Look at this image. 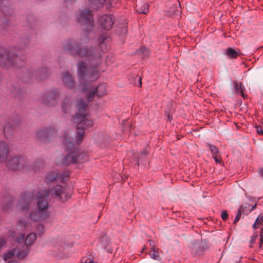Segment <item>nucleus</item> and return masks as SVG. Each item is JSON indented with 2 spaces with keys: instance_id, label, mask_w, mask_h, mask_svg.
I'll return each mask as SVG.
<instances>
[{
  "instance_id": "f257e3e1",
  "label": "nucleus",
  "mask_w": 263,
  "mask_h": 263,
  "mask_svg": "<svg viewBox=\"0 0 263 263\" xmlns=\"http://www.w3.org/2000/svg\"><path fill=\"white\" fill-rule=\"evenodd\" d=\"M108 39L103 34L98 39V46L94 48L91 46H83L81 42L77 40L66 41L63 45L64 50L74 57L85 58L95 66L88 68L86 63L81 62L78 64V75L80 80V87L88 102L93 100L95 96L102 97L107 93L106 84L102 83L97 87L92 86L84 80H96L99 76L97 65L102 56V53L106 52L108 49L107 43Z\"/></svg>"
},
{
  "instance_id": "f03ea898",
  "label": "nucleus",
  "mask_w": 263,
  "mask_h": 263,
  "mask_svg": "<svg viewBox=\"0 0 263 263\" xmlns=\"http://www.w3.org/2000/svg\"><path fill=\"white\" fill-rule=\"evenodd\" d=\"M69 189L57 185L52 189L41 190L35 195L36 206L38 210L47 211L50 206L52 198H54L62 202H64L71 197Z\"/></svg>"
},
{
  "instance_id": "7ed1b4c3",
  "label": "nucleus",
  "mask_w": 263,
  "mask_h": 263,
  "mask_svg": "<svg viewBox=\"0 0 263 263\" xmlns=\"http://www.w3.org/2000/svg\"><path fill=\"white\" fill-rule=\"evenodd\" d=\"M76 107L78 110L73 117V120L75 123L78 124L76 139L77 142L79 143H81L83 139L84 129L92 126L93 121L87 118L88 115L87 103L82 99H79L77 101Z\"/></svg>"
},
{
  "instance_id": "20e7f679",
  "label": "nucleus",
  "mask_w": 263,
  "mask_h": 263,
  "mask_svg": "<svg viewBox=\"0 0 263 263\" xmlns=\"http://www.w3.org/2000/svg\"><path fill=\"white\" fill-rule=\"evenodd\" d=\"M3 162H4L10 170L13 171H27L32 169L35 172H37L43 167V163L41 161H37L34 163L33 165L30 166L27 158L20 156L9 159L7 158Z\"/></svg>"
},
{
  "instance_id": "39448f33",
  "label": "nucleus",
  "mask_w": 263,
  "mask_h": 263,
  "mask_svg": "<svg viewBox=\"0 0 263 263\" xmlns=\"http://www.w3.org/2000/svg\"><path fill=\"white\" fill-rule=\"evenodd\" d=\"M24 61L16 55L11 49L0 48V65L6 68L20 67L24 65Z\"/></svg>"
},
{
  "instance_id": "423d86ee",
  "label": "nucleus",
  "mask_w": 263,
  "mask_h": 263,
  "mask_svg": "<svg viewBox=\"0 0 263 263\" xmlns=\"http://www.w3.org/2000/svg\"><path fill=\"white\" fill-rule=\"evenodd\" d=\"M36 239V234L33 233L29 234L25 240V246L23 247V249L14 248L11 251L4 255L3 259L6 261L13 256H16L18 258H23L27 256L29 252V246L34 243Z\"/></svg>"
},
{
  "instance_id": "0eeeda50",
  "label": "nucleus",
  "mask_w": 263,
  "mask_h": 263,
  "mask_svg": "<svg viewBox=\"0 0 263 263\" xmlns=\"http://www.w3.org/2000/svg\"><path fill=\"white\" fill-rule=\"evenodd\" d=\"M71 136H70L69 134L65 136L63 144L65 146V151L69 154L64 156L62 160L59 159L57 160V164L58 165L68 166L72 163H77L78 160L76 159L75 151H73L72 148L71 147V144H70V141H71Z\"/></svg>"
},
{
  "instance_id": "6e6552de",
  "label": "nucleus",
  "mask_w": 263,
  "mask_h": 263,
  "mask_svg": "<svg viewBox=\"0 0 263 263\" xmlns=\"http://www.w3.org/2000/svg\"><path fill=\"white\" fill-rule=\"evenodd\" d=\"M34 194L30 192L23 193L18 200L17 207L20 210L28 211L33 199Z\"/></svg>"
},
{
  "instance_id": "1a4fd4ad",
  "label": "nucleus",
  "mask_w": 263,
  "mask_h": 263,
  "mask_svg": "<svg viewBox=\"0 0 263 263\" xmlns=\"http://www.w3.org/2000/svg\"><path fill=\"white\" fill-rule=\"evenodd\" d=\"M60 92L58 89H51L46 91L42 97L43 103L47 106H53L60 97Z\"/></svg>"
},
{
  "instance_id": "9d476101",
  "label": "nucleus",
  "mask_w": 263,
  "mask_h": 263,
  "mask_svg": "<svg viewBox=\"0 0 263 263\" xmlns=\"http://www.w3.org/2000/svg\"><path fill=\"white\" fill-rule=\"evenodd\" d=\"M69 175L70 172L68 171H65L62 173L51 172L47 174L45 179L47 183H50L55 180L64 182L69 179Z\"/></svg>"
},
{
  "instance_id": "9b49d317",
  "label": "nucleus",
  "mask_w": 263,
  "mask_h": 263,
  "mask_svg": "<svg viewBox=\"0 0 263 263\" xmlns=\"http://www.w3.org/2000/svg\"><path fill=\"white\" fill-rule=\"evenodd\" d=\"M20 122V117L18 115H15L14 119H10L9 122L5 124L3 128L4 134L7 139H10L13 135L14 126Z\"/></svg>"
},
{
  "instance_id": "f8f14e48",
  "label": "nucleus",
  "mask_w": 263,
  "mask_h": 263,
  "mask_svg": "<svg viewBox=\"0 0 263 263\" xmlns=\"http://www.w3.org/2000/svg\"><path fill=\"white\" fill-rule=\"evenodd\" d=\"M56 132L57 130L53 126L44 127L36 132L35 137L39 140L45 141L47 140L48 137L54 134Z\"/></svg>"
},
{
  "instance_id": "ddd939ff",
  "label": "nucleus",
  "mask_w": 263,
  "mask_h": 263,
  "mask_svg": "<svg viewBox=\"0 0 263 263\" xmlns=\"http://www.w3.org/2000/svg\"><path fill=\"white\" fill-rule=\"evenodd\" d=\"M27 77H35L37 80H42L46 78L49 74V72L47 67H42L39 70L35 71H31L27 70Z\"/></svg>"
},
{
  "instance_id": "4468645a",
  "label": "nucleus",
  "mask_w": 263,
  "mask_h": 263,
  "mask_svg": "<svg viewBox=\"0 0 263 263\" xmlns=\"http://www.w3.org/2000/svg\"><path fill=\"white\" fill-rule=\"evenodd\" d=\"M71 141H70V144H71V147L72 148L73 151H75L76 153V159L78 160L77 163H82L87 159L86 154L85 153H82L78 154V145L81 143H78L77 142V139L74 140L73 137H71Z\"/></svg>"
},
{
  "instance_id": "2eb2a0df",
  "label": "nucleus",
  "mask_w": 263,
  "mask_h": 263,
  "mask_svg": "<svg viewBox=\"0 0 263 263\" xmlns=\"http://www.w3.org/2000/svg\"><path fill=\"white\" fill-rule=\"evenodd\" d=\"M48 216L47 211L42 210H35L31 212L29 215L30 218L34 221H40L45 219Z\"/></svg>"
},
{
  "instance_id": "dca6fc26",
  "label": "nucleus",
  "mask_w": 263,
  "mask_h": 263,
  "mask_svg": "<svg viewBox=\"0 0 263 263\" xmlns=\"http://www.w3.org/2000/svg\"><path fill=\"white\" fill-rule=\"evenodd\" d=\"M93 17H78V22L83 26L85 31H90L93 27Z\"/></svg>"
},
{
  "instance_id": "f3484780",
  "label": "nucleus",
  "mask_w": 263,
  "mask_h": 263,
  "mask_svg": "<svg viewBox=\"0 0 263 263\" xmlns=\"http://www.w3.org/2000/svg\"><path fill=\"white\" fill-rule=\"evenodd\" d=\"M62 110L65 114H69L73 108L72 100L70 97H66L62 102Z\"/></svg>"
},
{
  "instance_id": "a211bd4d",
  "label": "nucleus",
  "mask_w": 263,
  "mask_h": 263,
  "mask_svg": "<svg viewBox=\"0 0 263 263\" xmlns=\"http://www.w3.org/2000/svg\"><path fill=\"white\" fill-rule=\"evenodd\" d=\"M62 79L65 86L70 89L74 87L75 82L72 75L69 72H65L63 73Z\"/></svg>"
},
{
  "instance_id": "6ab92c4d",
  "label": "nucleus",
  "mask_w": 263,
  "mask_h": 263,
  "mask_svg": "<svg viewBox=\"0 0 263 263\" xmlns=\"http://www.w3.org/2000/svg\"><path fill=\"white\" fill-rule=\"evenodd\" d=\"M9 146L6 142L0 141V162H3L7 158Z\"/></svg>"
},
{
  "instance_id": "aec40b11",
  "label": "nucleus",
  "mask_w": 263,
  "mask_h": 263,
  "mask_svg": "<svg viewBox=\"0 0 263 263\" xmlns=\"http://www.w3.org/2000/svg\"><path fill=\"white\" fill-rule=\"evenodd\" d=\"M115 17H100L99 22L102 27L105 30H109L114 23Z\"/></svg>"
},
{
  "instance_id": "412c9836",
  "label": "nucleus",
  "mask_w": 263,
  "mask_h": 263,
  "mask_svg": "<svg viewBox=\"0 0 263 263\" xmlns=\"http://www.w3.org/2000/svg\"><path fill=\"white\" fill-rule=\"evenodd\" d=\"M13 200L11 198L6 197L3 200L2 205V210L4 211H7L12 206Z\"/></svg>"
},
{
  "instance_id": "4be33fe9",
  "label": "nucleus",
  "mask_w": 263,
  "mask_h": 263,
  "mask_svg": "<svg viewBox=\"0 0 263 263\" xmlns=\"http://www.w3.org/2000/svg\"><path fill=\"white\" fill-rule=\"evenodd\" d=\"M234 89L236 93L239 95L241 96L243 98L246 97V95L244 93L243 90L245 88L243 87L242 84L241 83H238L235 82L234 83Z\"/></svg>"
},
{
  "instance_id": "5701e85b",
  "label": "nucleus",
  "mask_w": 263,
  "mask_h": 263,
  "mask_svg": "<svg viewBox=\"0 0 263 263\" xmlns=\"http://www.w3.org/2000/svg\"><path fill=\"white\" fill-rule=\"evenodd\" d=\"M11 93L12 97L21 100L23 97V92L20 87L13 86Z\"/></svg>"
},
{
  "instance_id": "b1692460",
  "label": "nucleus",
  "mask_w": 263,
  "mask_h": 263,
  "mask_svg": "<svg viewBox=\"0 0 263 263\" xmlns=\"http://www.w3.org/2000/svg\"><path fill=\"white\" fill-rule=\"evenodd\" d=\"M159 249L158 248H151V251L149 252L148 254L153 259L161 261V257L159 254Z\"/></svg>"
},
{
  "instance_id": "393cba45",
  "label": "nucleus",
  "mask_w": 263,
  "mask_h": 263,
  "mask_svg": "<svg viewBox=\"0 0 263 263\" xmlns=\"http://www.w3.org/2000/svg\"><path fill=\"white\" fill-rule=\"evenodd\" d=\"M106 0H89V4L90 7L93 8H99L102 7Z\"/></svg>"
},
{
  "instance_id": "a878e982",
  "label": "nucleus",
  "mask_w": 263,
  "mask_h": 263,
  "mask_svg": "<svg viewBox=\"0 0 263 263\" xmlns=\"http://www.w3.org/2000/svg\"><path fill=\"white\" fill-rule=\"evenodd\" d=\"M30 226V223L25 220L20 219L17 221V229L21 231L28 230Z\"/></svg>"
},
{
  "instance_id": "bb28decb",
  "label": "nucleus",
  "mask_w": 263,
  "mask_h": 263,
  "mask_svg": "<svg viewBox=\"0 0 263 263\" xmlns=\"http://www.w3.org/2000/svg\"><path fill=\"white\" fill-rule=\"evenodd\" d=\"M240 54L239 51L229 47L226 50V54L230 59H236Z\"/></svg>"
},
{
  "instance_id": "cd10ccee",
  "label": "nucleus",
  "mask_w": 263,
  "mask_h": 263,
  "mask_svg": "<svg viewBox=\"0 0 263 263\" xmlns=\"http://www.w3.org/2000/svg\"><path fill=\"white\" fill-rule=\"evenodd\" d=\"M136 11L139 14H146L148 7L146 4H140L136 6Z\"/></svg>"
},
{
  "instance_id": "c85d7f7f",
  "label": "nucleus",
  "mask_w": 263,
  "mask_h": 263,
  "mask_svg": "<svg viewBox=\"0 0 263 263\" xmlns=\"http://www.w3.org/2000/svg\"><path fill=\"white\" fill-rule=\"evenodd\" d=\"M247 215L249 213V211L245 212L242 208H239L238 212L236 216V217L234 220V223L236 224L240 219L241 214Z\"/></svg>"
},
{
  "instance_id": "c756f323",
  "label": "nucleus",
  "mask_w": 263,
  "mask_h": 263,
  "mask_svg": "<svg viewBox=\"0 0 263 263\" xmlns=\"http://www.w3.org/2000/svg\"><path fill=\"white\" fill-rule=\"evenodd\" d=\"M93 15V12L91 10H90L89 8H85L80 11L79 16H91Z\"/></svg>"
},
{
  "instance_id": "7c9ffc66",
  "label": "nucleus",
  "mask_w": 263,
  "mask_h": 263,
  "mask_svg": "<svg viewBox=\"0 0 263 263\" xmlns=\"http://www.w3.org/2000/svg\"><path fill=\"white\" fill-rule=\"evenodd\" d=\"M263 222V215H259L257 219H256L255 223L253 225L254 229H256L259 227V226L261 225Z\"/></svg>"
},
{
  "instance_id": "2f4dec72",
  "label": "nucleus",
  "mask_w": 263,
  "mask_h": 263,
  "mask_svg": "<svg viewBox=\"0 0 263 263\" xmlns=\"http://www.w3.org/2000/svg\"><path fill=\"white\" fill-rule=\"evenodd\" d=\"M207 146L210 149L212 155L219 154V152L218 148L214 145L211 144H207Z\"/></svg>"
},
{
  "instance_id": "473e14b6",
  "label": "nucleus",
  "mask_w": 263,
  "mask_h": 263,
  "mask_svg": "<svg viewBox=\"0 0 263 263\" xmlns=\"http://www.w3.org/2000/svg\"><path fill=\"white\" fill-rule=\"evenodd\" d=\"M44 226L42 224H39L36 227V233L38 235H41L44 232Z\"/></svg>"
},
{
  "instance_id": "72a5a7b5",
  "label": "nucleus",
  "mask_w": 263,
  "mask_h": 263,
  "mask_svg": "<svg viewBox=\"0 0 263 263\" xmlns=\"http://www.w3.org/2000/svg\"><path fill=\"white\" fill-rule=\"evenodd\" d=\"M119 0H108L107 3V8L109 9L118 6Z\"/></svg>"
},
{
  "instance_id": "f704fd0d",
  "label": "nucleus",
  "mask_w": 263,
  "mask_h": 263,
  "mask_svg": "<svg viewBox=\"0 0 263 263\" xmlns=\"http://www.w3.org/2000/svg\"><path fill=\"white\" fill-rule=\"evenodd\" d=\"M168 16L176 15V16H180L181 15V11L180 9L178 7L176 10H170L168 11V13L167 14Z\"/></svg>"
},
{
  "instance_id": "c9c22d12",
  "label": "nucleus",
  "mask_w": 263,
  "mask_h": 263,
  "mask_svg": "<svg viewBox=\"0 0 263 263\" xmlns=\"http://www.w3.org/2000/svg\"><path fill=\"white\" fill-rule=\"evenodd\" d=\"M117 32L118 34L122 35L126 34L127 32L126 23L123 24L121 27V30H118Z\"/></svg>"
},
{
  "instance_id": "e433bc0d",
  "label": "nucleus",
  "mask_w": 263,
  "mask_h": 263,
  "mask_svg": "<svg viewBox=\"0 0 263 263\" xmlns=\"http://www.w3.org/2000/svg\"><path fill=\"white\" fill-rule=\"evenodd\" d=\"M81 263H97L91 258L85 256L82 258Z\"/></svg>"
},
{
  "instance_id": "4c0bfd02",
  "label": "nucleus",
  "mask_w": 263,
  "mask_h": 263,
  "mask_svg": "<svg viewBox=\"0 0 263 263\" xmlns=\"http://www.w3.org/2000/svg\"><path fill=\"white\" fill-rule=\"evenodd\" d=\"M138 52L139 53L142 54L143 56H147L149 54L148 50L144 46L141 47Z\"/></svg>"
},
{
  "instance_id": "58836bf2",
  "label": "nucleus",
  "mask_w": 263,
  "mask_h": 263,
  "mask_svg": "<svg viewBox=\"0 0 263 263\" xmlns=\"http://www.w3.org/2000/svg\"><path fill=\"white\" fill-rule=\"evenodd\" d=\"M213 158L214 159L216 163L219 164L221 162V158L219 154L212 155Z\"/></svg>"
},
{
  "instance_id": "ea45409f",
  "label": "nucleus",
  "mask_w": 263,
  "mask_h": 263,
  "mask_svg": "<svg viewBox=\"0 0 263 263\" xmlns=\"http://www.w3.org/2000/svg\"><path fill=\"white\" fill-rule=\"evenodd\" d=\"M25 235L24 234H22L20 236H19L16 239V242L18 243H22L24 241L25 242Z\"/></svg>"
},
{
  "instance_id": "a19ab883",
  "label": "nucleus",
  "mask_w": 263,
  "mask_h": 263,
  "mask_svg": "<svg viewBox=\"0 0 263 263\" xmlns=\"http://www.w3.org/2000/svg\"><path fill=\"white\" fill-rule=\"evenodd\" d=\"M256 132L259 135H262L263 134V128L260 126L256 125L255 126Z\"/></svg>"
},
{
  "instance_id": "79ce46f5",
  "label": "nucleus",
  "mask_w": 263,
  "mask_h": 263,
  "mask_svg": "<svg viewBox=\"0 0 263 263\" xmlns=\"http://www.w3.org/2000/svg\"><path fill=\"white\" fill-rule=\"evenodd\" d=\"M228 213L227 211H223L221 212V217L223 220H226L228 218Z\"/></svg>"
},
{
  "instance_id": "37998d69",
  "label": "nucleus",
  "mask_w": 263,
  "mask_h": 263,
  "mask_svg": "<svg viewBox=\"0 0 263 263\" xmlns=\"http://www.w3.org/2000/svg\"><path fill=\"white\" fill-rule=\"evenodd\" d=\"M257 237V235H256V234L253 235L251 237V240L250 241L251 245H253L255 242Z\"/></svg>"
},
{
  "instance_id": "c03bdc74",
  "label": "nucleus",
  "mask_w": 263,
  "mask_h": 263,
  "mask_svg": "<svg viewBox=\"0 0 263 263\" xmlns=\"http://www.w3.org/2000/svg\"><path fill=\"white\" fill-rule=\"evenodd\" d=\"M148 154V152L146 149H144L141 152V157H145Z\"/></svg>"
},
{
  "instance_id": "a18cd8bd",
  "label": "nucleus",
  "mask_w": 263,
  "mask_h": 263,
  "mask_svg": "<svg viewBox=\"0 0 263 263\" xmlns=\"http://www.w3.org/2000/svg\"><path fill=\"white\" fill-rule=\"evenodd\" d=\"M149 244L150 246L151 247V248H156L155 246V242L154 240H149L148 241Z\"/></svg>"
},
{
  "instance_id": "49530a36",
  "label": "nucleus",
  "mask_w": 263,
  "mask_h": 263,
  "mask_svg": "<svg viewBox=\"0 0 263 263\" xmlns=\"http://www.w3.org/2000/svg\"><path fill=\"white\" fill-rule=\"evenodd\" d=\"M5 243L6 241L3 238H0V248H1Z\"/></svg>"
},
{
  "instance_id": "de8ad7c7",
  "label": "nucleus",
  "mask_w": 263,
  "mask_h": 263,
  "mask_svg": "<svg viewBox=\"0 0 263 263\" xmlns=\"http://www.w3.org/2000/svg\"><path fill=\"white\" fill-rule=\"evenodd\" d=\"M240 208H242L243 209L244 211L246 212H247L248 211H249V213L251 212V210H250V209L248 207L241 206Z\"/></svg>"
},
{
  "instance_id": "09e8293b",
  "label": "nucleus",
  "mask_w": 263,
  "mask_h": 263,
  "mask_svg": "<svg viewBox=\"0 0 263 263\" xmlns=\"http://www.w3.org/2000/svg\"><path fill=\"white\" fill-rule=\"evenodd\" d=\"M259 175L263 178V168H261L259 172Z\"/></svg>"
},
{
  "instance_id": "8fccbe9b",
  "label": "nucleus",
  "mask_w": 263,
  "mask_h": 263,
  "mask_svg": "<svg viewBox=\"0 0 263 263\" xmlns=\"http://www.w3.org/2000/svg\"><path fill=\"white\" fill-rule=\"evenodd\" d=\"M138 80H139V86L141 87V86H142V82H141L142 79H141V77H139Z\"/></svg>"
},
{
  "instance_id": "3c124183",
  "label": "nucleus",
  "mask_w": 263,
  "mask_h": 263,
  "mask_svg": "<svg viewBox=\"0 0 263 263\" xmlns=\"http://www.w3.org/2000/svg\"><path fill=\"white\" fill-rule=\"evenodd\" d=\"M260 237H261L262 239L263 238V228L261 229Z\"/></svg>"
},
{
  "instance_id": "603ef678",
  "label": "nucleus",
  "mask_w": 263,
  "mask_h": 263,
  "mask_svg": "<svg viewBox=\"0 0 263 263\" xmlns=\"http://www.w3.org/2000/svg\"><path fill=\"white\" fill-rule=\"evenodd\" d=\"M263 243V238L262 239L261 237H260V247H261V245Z\"/></svg>"
},
{
  "instance_id": "864d4df0",
  "label": "nucleus",
  "mask_w": 263,
  "mask_h": 263,
  "mask_svg": "<svg viewBox=\"0 0 263 263\" xmlns=\"http://www.w3.org/2000/svg\"><path fill=\"white\" fill-rule=\"evenodd\" d=\"M256 205H254L252 207V208L250 209L251 210V211L253 210H254L256 208Z\"/></svg>"
},
{
  "instance_id": "5fc2aeb1",
  "label": "nucleus",
  "mask_w": 263,
  "mask_h": 263,
  "mask_svg": "<svg viewBox=\"0 0 263 263\" xmlns=\"http://www.w3.org/2000/svg\"><path fill=\"white\" fill-rule=\"evenodd\" d=\"M7 263H17V262L15 261L11 260V261H8Z\"/></svg>"
},
{
  "instance_id": "6e6d98bb",
  "label": "nucleus",
  "mask_w": 263,
  "mask_h": 263,
  "mask_svg": "<svg viewBox=\"0 0 263 263\" xmlns=\"http://www.w3.org/2000/svg\"><path fill=\"white\" fill-rule=\"evenodd\" d=\"M136 161H137V164L138 166L139 165V159H137L136 160Z\"/></svg>"
},
{
  "instance_id": "4d7b16f0",
  "label": "nucleus",
  "mask_w": 263,
  "mask_h": 263,
  "mask_svg": "<svg viewBox=\"0 0 263 263\" xmlns=\"http://www.w3.org/2000/svg\"><path fill=\"white\" fill-rule=\"evenodd\" d=\"M106 16H107V17L111 16V15H106Z\"/></svg>"
},
{
  "instance_id": "13d9d810",
  "label": "nucleus",
  "mask_w": 263,
  "mask_h": 263,
  "mask_svg": "<svg viewBox=\"0 0 263 263\" xmlns=\"http://www.w3.org/2000/svg\"><path fill=\"white\" fill-rule=\"evenodd\" d=\"M51 243L53 244V245H54L53 242H52V241L51 242Z\"/></svg>"
},
{
  "instance_id": "bf43d9fd",
  "label": "nucleus",
  "mask_w": 263,
  "mask_h": 263,
  "mask_svg": "<svg viewBox=\"0 0 263 263\" xmlns=\"http://www.w3.org/2000/svg\"><path fill=\"white\" fill-rule=\"evenodd\" d=\"M168 119H170V116H168Z\"/></svg>"
}]
</instances>
